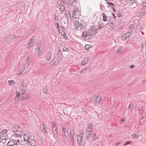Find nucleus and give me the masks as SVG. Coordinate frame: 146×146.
Here are the masks:
<instances>
[{
  "mask_svg": "<svg viewBox=\"0 0 146 146\" xmlns=\"http://www.w3.org/2000/svg\"><path fill=\"white\" fill-rule=\"evenodd\" d=\"M37 41V38L36 36L32 37L28 42L27 48L30 49L33 46L35 45V43Z\"/></svg>",
  "mask_w": 146,
  "mask_h": 146,
  "instance_id": "nucleus-1",
  "label": "nucleus"
},
{
  "mask_svg": "<svg viewBox=\"0 0 146 146\" xmlns=\"http://www.w3.org/2000/svg\"><path fill=\"white\" fill-rule=\"evenodd\" d=\"M9 134L8 132L7 131L4 130L0 132V138L2 140L7 139L10 138L9 137Z\"/></svg>",
  "mask_w": 146,
  "mask_h": 146,
  "instance_id": "nucleus-2",
  "label": "nucleus"
},
{
  "mask_svg": "<svg viewBox=\"0 0 146 146\" xmlns=\"http://www.w3.org/2000/svg\"><path fill=\"white\" fill-rule=\"evenodd\" d=\"M21 95V93L20 92H17L16 96H15L14 99V100L15 102H19L21 101L24 100H27L29 98V97H25L24 96H22V98H19Z\"/></svg>",
  "mask_w": 146,
  "mask_h": 146,
  "instance_id": "nucleus-3",
  "label": "nucleus"
},
{
  "mask_svg": "<svg viewBox=\"0 0 146 146\" xmlns=\"http://www.w3.org/2000/svg\"><path fill=\"white\" fill-rule=\"evenodd\" d=\"M21 141L18 140L17 141V140H14L13 139H11L7 143V145L8 146H13L15 145H17L18 144L21 143Z\"/></svg>",
  "mask_w": 146,
  "mask_h": 146,
  "instance_id": "nucleus-4",
  "label": "nucleus"
},
{
  "mask_svg": "<svg viewBox=\"0 0 146 146\" xmlns=\"http://www.w3.org/2000/svg\"><path fill=\"white\" fill-rule=\"evenodd\" d=\"M96 30H90L88 31H87V37L92 36L95 35L96 32Z\"/></svg>",
  "mask_w": 146,
  "mask_h": 146,
  "instance_id": "nucleus-5",
  "label": "nucleus"
},
{
  "mask_svg": "<svg viewBox=\"0 0 146 146\" xmlns=\"http://www.w3.org/2000/svg\"><path fill=\"white\" fill-rule=\"evenodd\" d=\"M86 27V23L84 21H81L80 22V26L81 30L84 29Z\"/></svg>",
  "mask_w": 146,
  "mask_h": 146,
  "instance_id": "nucleus-6",
  "label": "nucleus"
},
{
  "mask_svg": "<svg viewBox=\"0 0 146 146\" xmlns=\"http://www.w3.org/2000/svg\"><path fill=\"white\" fill-rule=\"evenodd\" d=\"M83 137H79L78 136L77 139V143L79 145V146H83L84 145L82 139Z\"/></svg>",
  "mask_w": 146,
  "mask_h": 146,
  "instance_id": "nucleus-7",
  "label": "nucleus"
},
{
  "mask_svg": "<svg viewBox=\"0 0 146 146\" xmlns=\"http://www.w3.org/2000/svg\"><path fill=\"white\" fill-rule=\"evenodd\" d=\"M57 55L59 58V60H58L57 62L58 63H59L61 59L62 58V53L60 49L57 52Z\"/></svg>",
  "mask_w": 146,
  "mask_h": 146,
  "instance_id": "nucleus-8",
  "label": "nucleus"
},
{
  "mask_svg": "<svg viewBox=\"0 0 146 146\" xmlns=\"http://www.w3.org/2000/svg\"><path fill=\"white\" fill-rule=\"evenodd\" d=\"M46 55V59L47 61H48L51 59L52 53L50 51H49L48 53H47Z\"/></svg>",
  "mask_w": 146,
  "mask_h": 146,
  "instance_id": "nucleus-9",
  "label": "nucleus"
},
{
  "mask_svg": "<svg viewBox=\"0 0 146 146\" xmlns=\"http://www.w3.org/2000/svg\"><path fill=\"white\" fill-rule=\"evenodd\" d=\"M89 58L88 57L85 58L82 61L81 64L82 65H86L88 63Z\"/></svg>",
  "mask_w": 146,
  "mask_h": 146,
  "instance_id": "nucleus-10",
  "label": "nucleus"
},
{
  "mask_svg": "<svg viewBox=\"0 0 146 146\" xmlns=\"http://www.w3.org/2000/svg\"><path fill=\"white\" fill-rule=\"evenodd\" d=\"M74 26L75 29L77 30L79 29L80 26L79 23L78 21H75L74 22Z\"/></svg>",
  "mask_w": 146,
  "mask_h": 146,
  "instance_id": "nucleus-11",
  "label": "nucleus"
},
{
  "mask_svg": "<svg viewBox=\"0 0 146 146\" xmlns=\"http://www.w3.org/2000/svg\"><path fill=\"white\" fill-rule=\"evenodd\" d=\"M15 37V36L14 35L11 34L9 36H7L5 40L7 41L11 40L14 38Z\"/></svg>",
  "mask_w": 146,
  "mask_h": 146,
  "instance_id": "nucleus-12",
  "label": "nucleus"
},
{
  "mask_svg": "<svg viewBox=\"0 0 146 146\" xmlns=\"http://www.w3.org/2000/svg\"><path fill=\"white\" fill-rule=\"evenodd\" d=\"M20 128H21L19 126L17 125H15L13 126V129L14 132H16L20 129Z\"/></svg>",
  "mask_w": 146,
  "mask_h": 146,
  "instance_id": "nucleus-13",
  "label": "nucleus"
},
{
  "mask_svg": "<svg viewBox=\"0 0 146 146\" xmlns=\"http://www.w3.org/2000/svg\"><path fill=\"white\" fill-rule=\"evenodd\" d=\"M91 70V68H84V69H82L81 71L80 72V73L83 72V73H85L86 72H87L88 71H90Z\"/></svg>",
  "mask_w": 146,
  "mask_h": 146,
  "instance_id": "nucleus-14",
  "label": "nucleus"
},
{
  "mask_svg": "<svg viewBox=\"0 0 146 146\" xmlns=\"http://www.w3.org/2000/svg\"><path fill=\"white\" fill-rule=\"evenodd\" d=\"M26 87H20V90L21 91V95H22V96H23L26 90Z\"/></svg>",
  "mask_w": 146,
  "mask_h": 146,
  "instance_id": "nucleus-15",
  "label": "nucleus"
},
{
  "mask_svg": "<svg viewBox=\"0 0 146 146\" xmlns=\"http://www.w3.org/2000/svg\"><path fill=\"white\" fill-rule=\"evenodd\" d=\"M91 138L92 139L93 141H95L96 139V134L95 133H93L92 134Z\"/></svg>",
  "mask_w": 146,
  "mask_h": 146,
  "instance_id": "nucleus-16",
  "label": "nucleus"
},
{
  "mask_svg": "<svg viewBox=\"0 0 146 146\" xmlns=\"http://www.w3.org/2000/svg\"><path fill=\"white\" fill-rule=\"evenodd\" d=\"M36 49L37 50H39V53H41L42 52V48L41 46L39 44H37L36 45Z\"/></svg>",
  "mask_w": 146,
  "mask_h": 146,
  "instance_id": "nucleus-17",
  "label": "nucleus"
},
{
  "mask_svg": "<svg viewBox=\"0 0 146 146\" xmlns=\"http://www.w3.org/2000/svg\"><path fill=\"white\" fill-rule=\"evenodd\" d=\"M21 86L20 87H26V84L24 83L23 81L21 80L20 82Z\"/></svg>",
  "mask_w": 146,
  "mask_h": 146,
  "instance_id": "nucleus-18",
  "label": "nucleus"
},
{
  "mask_svg": "<svg viewBox=\"0 0 146 146\" xmlns=\"http://www.w3.org/2000/svg\"><path fill=\"white\" fill-rule=\"evenodd\" d=\"M131 34V33L128 32L125 35L126 36L125 37V38L124 39H123V37L122 38L123 39H124V40H125L127 38L130 36Z\"/></svg>",
  "mask_w": 146,
  "mask_h": 146,
  "instance_id": "nucleus-19",
  "label": "nucleus"
},
{
  "mask_svg": "<svg viewBox=\"0 0 146 146\" xmlns=\"http://www.w3.org/2000/svg\"><path fill=\"white\" fill-rule=\"evenodd\" d=\"M27 133L24 134V141H28L29 139V137L28 136H26Z\"/></svg>",
  "mask_w": 146,
  "mask_h": 146,
  "instance_id": "nucleus-20",
  "label": "nucleus"
},
{
  "mask_svg": "<svg viewBox=\"0 0 146 146\" xmlns=\"http://www.w3.org/2000/svg\"><path fill=\"white\" fill-rule=\"evenodd\" d=\"M50 63L52 65H54L56 64H58V63H57V61H56L54 60H53L50 61Z\"/></svg>",
  "mask_w": 146,
  "mask_h": 146,
  "instance_id": "nucleus-21",
  "label": "nucleus"
},
{
  "mask_svg": "<svg viewBox=\"0 0 146 146\" xmlns=\"http://www.w3.org/2000/svg\"><path fill=\"white\" fill-rule=\"evenodd\" d=\"M102 16L103 17V21H106L107 20V16L104 13H102Z\"/></svg>",
  "mask_w": 146,
  "mask_h": 146,
  "instance_id": "nucleus-22",
  "label": "nucleus"
},
{
  "mask_svg": "<svg viewBox=\"0 0 146 146\" xmlns=\"http://www.w3.org/2000/svg\"><path fill=\"white\" fill-rule=\"evenodd\" d=\"M93 125L92 123H90L88 125L87 129L89 130H92V129Z\"/></svg>",
  "mask_w": 146,
  "mask_h": 146,
  "instance_id": "nucleus-23",
  "label": "nucleus"
},
{
  "mask_svg": "<svg viewBox=\"0 0 146 146\" xmlns=\"http://www.w3.org/2000/svg\"><path fill=\"white\" fill-rule=\"evenodd\" d=\"M101 97L100 96H97L95 99V102L96 103L99 102L101 100Z\"/></svg>",
  "mask_w": 146,
  "mask_h": 146,
  "instance_id": "nucleus-24",
  "label": "nucleus"
},
{
  "mask_svg": "<svg viewBox=\"0 0 146 146\" xmlns=\"http://www.w3.org/2000/svg\"><path fill=\"white\" fill-rule=\"evenodd\" d=\"M122 50V48H119L118 50L115 51V53L117 54L120 53L121 52Z\"/></svg>",
  "mask_w": 146,
  "mask_h": 146,
  "instance_id": "nucleus-25",
  "label": "nucleus"
},
{
  "mask_svg": "<svg viewBox=\"0 0 146 146\" xmlns=\"http://www.w3.org/2000/svg\"><path fill=\"white\" fill-rule=\"evenodd\" d=\"M74 1H72V0H70V2H69L68 4L69 5L71 6H72L74 5Z\"/></svg>",
  "mask_w": 146,
  "mask_h": 146,
  "instance_id": "nucleus-26",
  "label": "nucleus"
},
{
  "mask_svg": "<svg viewBox=\"0 0 146 146\" xmlns=\"http://www.w3.org/2000/svg\"><path fill=\"white\" fill-rule=\"evenodd\" d=\"M87 31H84L82 35V37H87Z\"/></svg>",
  "mask_w": 146,
  "mask_h": 146,
  "instance_id": "nucleus-27",
  "label": "nucleus"
},
{
  "mask_svg": "<svg viewBox=\"0 0 146 146\" xmlns=\"http://www.w3.org/2000/svg\"><path fill=\"white\" fill-rule=\"evenodd\" d=\"M132 136V137L133 139L137 138L139 136V135L137 134H133Z\"/></svg>",
  "mask_w": 146,
  "mask_h": 146,
  "instance_id": "nucleus-28",
  "label": "nucleus"
},
{
  "mask_svg": "<svg viewBox=\"0 0 146 146\" xmlns=\"http://www.w3.org/2000/svg\"><path fill=\"white\" fill-rule=\"evenodd\" d=\"M13 83L14 84H15L13 80H9L8 81V83L10 85H13Z\"/></svg>",
  "mask_w": 146,
  "mask_h": 146,
  "instance_id": "nucleus-29",
  "label": "nucleus"
},
{
  "mask_svg": "<svg viewBox=\"0 0 146 146\" xmlns=\"http://www.w3.org/2000/svg\"><path fill=\"white\" fill-rule=\"evenodd\" d=\"M65 9V7L64 5H62L60 7V11L62 13Z\"/></svg>",
  "mask_w": 146,
  "mask_h": 146,
  "instance_id": "nucleus-30",
  "label": "nucleus"
},
{
  "mask_svg": "<svg viewBox=\"0 0 146 146\" xmlns=\"http://www.w3.org/2000/svg\"><path fill=\"white\" fill-rule=\"evenodd\" d=\"M129 30L130 31H132L133 30V25H130L129 27Z\"/></svg>",
  "mask_w": 146,
  "mask_h": 146,
  "instance_id": "nucleus-31",
  "label": "nucleus"
},
{
  "mask_svg": "<svg viewBox=\"0 0 146 146\" xmlns=\"http://www.w3.org/2000/svg\"><path fill=\"white\" fill-rule=\"evenodd\" d=\"M84 131H82L81 132V133H80L79 135L78 136L79 137H83L84 134Z\"/></svg>",
  "mask_w": 146,
  "mask_h": 146,
  "instance_id": "nucleus-32",
  "label": "nucleus"
},
{
  "mask_svg": "<svg viewBox=\"0 0 146 146\" xmlns=\"http://www.w3.org/2000/svg\"><path fill=\"white\" fill-rule=\"evenodd\" d=\"M133 107H134L133 105L130 104V105H129V109L130 110H131L133 108Z\"/></svg>",
  "mask_w": 146,
  "mask_h": 146,
  "instance_id": "nucleus-33",
  "label": "nucleus"
},
{
  "mask_svg": "<svg viewBox=\"0 0 146 146\" xmlns=\"http://www.w3.org/2000/svg\"><path fill=\"white\" fill-rule=\"evenodd\" d=\"M57 3L58 4L59 6H60L62 3V0H58L57 1Z\"/></svg>",
  "mask_w": 146,
  "mask_h": 146,
  "instance_id": "nucleus-34",
  "label": "nucleus"
},
{
  "mask_svg": "<svg viewBox=\"0 0 146 146\" xmlns=\"http://www.w3.org/2000/svg\"><path fill=\"white\" fill-rule=\"evenodd\" d=\"M91 134H86V138L87 140H88L89 138L91 136Z\"/></svg>",
  "mask_w": 146,
  "mask_h": 146,
  "instance_id": "nucleus-35",
  "label": "nucleus"
},
{
  "mask_svg": "<svg viewBox=\"0 0 146 146\" xmlns=\"http://www.w3.org/2000/svg\"><path fill=\"white\" fill-rule=\"evenodd\" d=\"M61 35H62L63 36L64 38H65L66 36V35L65 33V32L63 31L61 33Z\"/></svg>",
  "mask_w": 146,
  "mask_h": 146,
  "instance_id": "nucleus-36",
  "label": "nucleus"
},
{
  "mask_svg": "<svg viewBox=\"0 0 146 146\" xmlns=\"http://www.w3.org/2000/svg\"><path fill=\"white\" fill-rule=\"evenodd\" d=\"M70 136L71 137H73L74 135V133L73 132V130H72L71 129L70 130Z\"/></svg>",
  "mask_w": 146,
  "mask_h": 146,
  "instance_id": "nucleus-37",
  "label": "nucleus"
},
{
  "mask_svg": "<svg viewBox=\"0 0 146 146\" xmlns=\"http://www.w3.org/2000/svg\"><path fill=\"white\" fill-rule=\"evenodd\" d=\"M106 3L108 4V5H110V6L113 7L114 6V4L112 3H110L109 2H106Z\"/></svg>",
  "mask_w": 146,
  "mask_h": 146,
  "instance_id": "nucleus-38",
  "label": "nucleus"
},
{
  "mask_svg": "<svg viewBox=\"0 0 146 146\" xmlns=\"http://www.w3.org/2000/svg\"><path fill=\"white\" fill-rule=\"evenodd\" d=\"M54 132H56V135H57V136L58 135V131L57 128L56 127L54 130Z\"/></svg>",
  "mask_w": 146,
  "mask_h": 146,
  "instance_id": "nucleus-39",
  "label": "nucleus"
},
{
  "mask_svg": "<svg viewBox=\"0 0 146 146\" xmlns=\"http://www.w3.org/2000/svg\"><path fill=\"white\" fill-rule=\"evenodd\" d=\"M92 130H89L87 129V130L86 132V134H91V132Z\"/></svg>",
  "mask_w": 146,
  "mask_h": 146,
  "instance_id": "nucleus-40",
  "label": "nucleus"
},
{
  "mask_svg": "<svg viewBox=\"0 0 146 146\" xmlns=\"http://www.w3.org/2000/svg\"><path fill=\"white\" fill-rule=\"evenodd\" d=\"M63 130H62V132L64 133V134H67V133L66 132V130L65 128V127H63Z\"/></svg>",
  "mask_w": 146,
  "mask_h": 146,
  "instance_id": "nucleus-41",
  "label": "nucleus"
},
{
  "mask_svg": "<svg viewBox=\"0 0 146 146\" xmlns=\"http://www.w3.org/2000/svg\"><path fill=\"white\" fill-rule=\"evenodd\" d=\"M27 144L28 145V146H31L33 144V142L31 141H29L27 143Z\"/></svg>",
  "mask_w": 146,
  "mask_h": 146,
  "instance_id": "nucleus-42",
  "label": "nucleus"
},
{
  "mask_svg": "<svg viewBox=\"0 0 146 146\" xmlns=\"http://www.w3.org/2000/svg\"><path fill=\"white\" fill-rule=\"evenodd\" d=\"M56 125L55 124H53L52 126V130H53V132L54 134H55L54 131V130L53 129H54L55 128H56Z\"/></svg>",
  "mask_w": 146,
  "mask_h": 146,
  "instance_id": "nucleus-43",
  "label": "nucleus"
},
{
  "mask_svg": "<svg viewBox=\"0 0 146 146\" xmlns=\"http://www.w3.org/2000/svg\"><path fill=\"white\" fill-rule=\"evenodd\" d=\"M90 46H90V45H86L85 46V48L86 49H88L89 48H90Z\"/></svg>",
  "mask_w": 146,
  "mask_h": 146,
  "instance_id": "nucleus-44",
  "label": "nucleus"
},
{
  "mask_svg": "<svg viewBox=\"0 0 146 146\" xmlns=\"http://www.w3.org/2000/svg\"><path fill=\"white\" fill-rule=\"evenodd\" d=\"M106 25H107L108 26H110V27H113V24L111 23H109V24H107Z\"/></svg>",
  "mask_w": 146,
  "mask_h": 146,
  "instance_id": "nucleus-45",
  "label": "nucleus"
},
{
  "mask_svg": "<svg viewBox=\"0 0 146 146\" xmlns=\"http://www.w3.org/2000/svg\"><path fill=\"white\" fill-rule=\"evenodd\" d=\"M62 137L64 140H65V139H66V138L67 137V135H66V134H65L64 135H63Z\"/></svg>",
  "mask_w": 146,
  "mask_h": 146,
  "instance_id": "nucleus-46",
  "label": "nucleus"
},
{
  "mask_svg": "<svg viewBox=\"0 0 146 146\" xmlns=\"http://www.w3.org/2000/svg\"><path fill=\"white\" fill-rule=\"evenodd\" d=\"M54 60H55L56 61H57L58 60H59V58H58V57L55 56L54 57Z\"/></svg>",
  "mask_w": 146,
  "mask_h": 146,
  "instance_id": "nucleus-47",
  "label": "nucleus"
},
{
  "mask_svg": "<svg viewBox=\"0 0 146 146\" xmlns=\"http://www.w3.org/2000/svg\"><path fill=\"white\" fill-rule=\"evenodd\" d=\"M63 50L64 51H66V52H68V49L66 48V47H64L63 48Z\"/></svg>",
  "mask_w": 146,
  "mask_h": 146,
  "instance_id": "nucleus-48",
  "label": "nucleus"
},
{
  "mask_svg": "<svg viewBox=\"0 0 146 146\" xmlns=\"http://www.w3.org/2000/svg\"><path fill=\"white\" fill-rule=\"evenodd\" d=\"M15 134V135L17 137H21L22 135V134Z\"/></svg>",
  "mask_w": 146,
  "mask_h": 146,
  "instance_id": "nucleus-49",
  "label": "nucleus"
},
{
  "mask_svg": "<svg viewBox=\"0 0 146 146\" xmlns=\"http://www.w3.org/2000/svg\"><path fill=\"white\" fill-rule=\"evenodd\" d=\"M131 142L132 141H127L125 143V145H126L128 144H130Z\"/></svg>",
  "mask_w": 146,
  "mask_h": 146,
  "instance_id": "nucleus-50",
  "label": "nucleus"
},
{
  "mask_svg": "<svg viewBox=\"0 0 146 146\" xmlns=\"http://www.w3.org/2000/svg\"><path fill=\"white\" fill-rule=\"evenodd\" d=\"M98 117L100 119H102L103 117V116L102 114H99Z\"/></svg>",
  "mask_w": 146,
  "mask_h": 146,
  "instance_id": "nucleus-51",
  "label": "nucleus"
},
{
  "mask_svg": "<svg viewBox=\"0 0 146 146\" xmlns=\"http://www.w3.org/2000/svg\"><path fill=\"white\" fill-rule=\"evenodd\" d=\"M131 3L132 4H133L134 3H135L137 2V1L135 0H131Z\"/></svg>",
  "mask_w": 146,
  "mask_h": 146,
  "instance_id": "nucleus-52",
  "label": "nucleus"
},
{
  "mask_svg": "<svg viewBox=\"0 0 146 146\" xmlns=\"http://www.w3.org/2000/svg\"><path fill=\"white\" fill-rule=\"evenodd\" d=\"M103 27V25H99L98 26V29H102Z\"/></svg>",
  "mask_w": 146,
  "mask_h": 146,
  "instance_id": "nucleus-53",
  "label": "nucleus"
},
{
  "mask_svg": "<svg viewBox=\"0 0 146 146\" xmlns=\"http://www.w3.org/2000/svg\"><path fill=\"white\" fill-rule=\"evenodd\" d=\"M43 129L44 130L45 132L46 133H47V131H46V126H44V125H43Z\"/></svg>",
  "mask_w": 146,
  "mask_h": 146,
  "instance_id": "nucleus-54",
  "label": "nucleus"
},
{
  "mask_svg": "<svg viewBox=\"0 0 146 146\" xmlns=\"http://www.w3.org/2000/svg\"><path fill=\"white\" fill-rule=\"evenodd\" d=\"M30 60L29 59V57H28V58L27 60V62H28V65H29V62H30Z\"/></svg>",
  "mask_w": 146,
  "mask_h": 146,
  "instance_id": "nucleus-55",
  "label": "nucleus"
},
{
  "mask_svg": "<svg viewBox=\"0 0 146 146\" xmlns=\"http://www.w3.org/2000/svg\"><path fill=\"white\" fill-rule=\"evenodd\" d=\"M134 67V65H131L130 66V68L132 69Z\"/></svg>",
  "mask_w": 146,
  "mask_h": 146,
  "instance_id": "nucleus-56",
  "label": "nucleus"
},
{
  "mask_svg": "<svg viewBox=\"0 0 146 146\" xmlns=\"http://www.w3.org/2000/svg\"><path fill=\"white\" fill-rule=\"evenodd\" d=\"M121 13H119L117 15V16L118 17H119L121 15Z\"/></svg>",
  "mask_w": 146,
  "mask_h": 146,
  "instance_id": "nucleus-57",
  "label": "nucleus"
},
{
  "mask_svg": "<svg viewBox=\"0 0 146 146\" xmlns=\"http://www.w3.org/2000/svg\"><path fill=\"white\" fill-rule=\"evenodd\" d=\"M112 14H113V16L114 17H113L114 18V19H116V17L115 16V15L114 14V13H112Z\"/></svg>",
  "mask_w": 146,
  "mask_h": 146,
  "instance_id": "nucleus-58",
  "label": "nucleus"
},
{
  "mask_svg": "<svg viewBox=\"0 0 146 146\" xmlns=\"http://www.w3.org/2000/svg\"><path fill=\"white\" fill-rule=\"evenodd\" d=\"M143 4L144 5L143 6V7H145L146 6V2L143 3Z\"/></svg>",
  "mask_w": 146,
  "mask_h": 146,
  "instance_id": "nucleus-59",
  "label": "nucleus"
},
{
  "mask_svg": "<svg viewBox=\"0 0 146 146\" xmlns=\"http://www.w3.org/2000/svg\"><path fill=\"white\" fill-rule=\"evenodd\" d=\"M70 138L71 140H72V139H74L73 137H70Z\"/></svg>",
  "mask_w": 146,
  "mask_h": 146,
  "instance_id": "nucleus-60",
  "label": "nucleus"
},
{
  "mask_svg": "<svg viewBox=\"0 0 146 146\" xmlns=\"http://www.w3.org/2000/svg\"><path fill=\"white\" fill-rule=\"evenodd\" d=\"M146 83V80H145L143 82V84H145V83Z\"/></svg>",
  "mask_w": 146,
  "mask_h": 146,
  "instance_id": "nucleus-61",
  "label": "nucleus"
},
{
  "mask_svg": "<svg viewBox=\"0 0 146 146\" xmlns=\"http://www.w3.org/2000/svg\"><path fill=\"white\" fill-rule=\"evenodd\" d=\"M43 90H44L43 92H44V93H47V92H46V90H45V89H43Z\"/></svg>",
  "mask_w": 146,
  "mask_h": 146,
  "instance_id": "nucleus-62",
  "label": "nucleus"
},
{
  "mask_svg": "<svg viewBox=\"0 0 146 146\" xmlns=\"http://www.w3.org/2000/svg\"><path fill=\"white\" fill-rule=\"evenodd\" d=\"M71 141H72V143H74V139H72Z\"/></svg>",
  "mask_w": 146,
  "mask_h": 146,
  "instance_id": "nucleus-63",
  "label": "nucleus"
},
{
  "mask_svg": "<svg viewBox=\"0 0 146 146\" xmlns=\"http://www.w3.org/2000/svg\"><path fill=\"white\" fill-rule=\"evenodd\" d=\"M20 133H21V134H22V135L23 134V133L24 132L23 131H22V132H20Z\"/></svg>",
  "mask_w": 146,
  "mask_h": 146,
  "instance_id": "nucleus-64",
  "label": "nucleus"
}]
</instances>
